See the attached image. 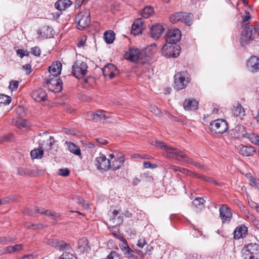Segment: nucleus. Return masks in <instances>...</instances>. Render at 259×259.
Segmentation results:
<instances>
[{
	"label": "nucleus",
	"mask_w": 259,
	"mask_h": 259,
	"mask_svg": "<svg viewBox=\"0 0 259 259\" xmlns=\"http://www.w3.org/2000/svg\"><path fill=\"white\" fill-rule=\"evenodd\" d=\"M155 145L164 150L163 155L167 158L191 164L198 168H203L202 165L200 163L194 161L182 151L178 148L166 145L162 142H156Z\"/></svg>",
	"instance_id": "nucleus-1"
},
{
	"label": "nucleus",
	"mask_w": 259,
	"mask_h": 259,
	"mask_svg": "<svg viewBox=\"0 0 259 259\" xmlns=\"http://www.w3.org/2000/svg\"><path fill=\"white\" fill-rule=\"evenodd\" d=\"M146 57L144 51L133 48H130L125 54V59L133 62H139L144 63L145 61L143 60Z\"/></svg>",
	"instance_id": "nucleus-2"
},
{
	"label": "nucleus",
	"mask_w": 259,
	"mask_h": 259,
	"mask_svg": "<svg viewBox=\"0 0 259 259\" xmlns=\"http://www.w3.org/2000/svg\"><path fill=\"white\" fill-rule=\"evenodd\" d=\"M75 20L77 23L79 29H83L87 27L91 23L90 11L85 10L80 12L76 16Z\"/></svg>",
	"instance_id": "nucleus-3"
},
{
	"label": "nucleus",
	"mask_w": 259,
	"mask_h": 259,
	"mask_svg": "<svg viewBox=\"0 0 259 259\" xmlns=\"http://www.w3.org/2000/svg\"><path fill=\"white\" fill-rule=\"evenodd\" d=\"M161 52L163 55L167 58H176L180 54V47L177 44L166 42L163 45Z\"/></svg>",
	"instance_id": "nucleus-4"
},
{
	"label": "nucleus",
	"mask_w": 259,
	"mask_h": 259,
	"mask_svg": "<svg viewBox=\"0 0 259 259\" xmlns=\"http://www.w3.org/2000/svg\"><path fill=\"white\" fill-rule=\"evenodd\" d=\"M244 259H258L259 244L250 243L244 246Z\"/></svg>",
	"instance_id": "nucleus-5"
},
{
	"label": "nucleus",
	"mask_w": 259,
	"mask_h": 259,
	"mask_svg": "<svg viewBox=\"0 0 259 259\" xmlns=\"http://www.w3.org/2000/svg\"><path fill=\"white\" fill-rule=\"evenodd\" d=\"M73 75L77 78H80L84 76L87 72V64L81 60H77L72 66Z\"/></svg>",
	"instance_id": "nucleus-6"
},
{
	"label": "nucleus",
	"mask_w": 259,
	"mask_h": 259,
	"mask_svg": "<svg viewBox=\"0 0 259 259\" xmlns=\"http://www.w3.org/2000/svg\"><path fill=\"white\" fill-rule=\"evenodd\" d=\"M257 28L252 26H246L243 30L241 36V44L242 46H245L248 41L252 40L253 34L256 32Z\"/></svg>",
	"instance_id": "nucleus-7"
},
{
	"label": "nucleus",
	"mask_w": 259,
	"mask_h": 259,
	"mask_svg": "<svg viewBox=\"0 0 259 259\" xmlns=\"http://www.w3.org/2000/svg\"><path fill=\"white\" fill-rule=\"evenodd\" d=\"M209 128L211 131L215 133L222 134L226 132L228 128V126L225 120L218 119L211 122Z\"/></svg>",
	"instance_id": "nucleus-8"
},
{
	"label": "nucleus",
	"mask_w": 259,
	"mask_h": 259,
	"mask_svg": "<svg viewBox=\"0 0 259 259\" xmlns=\"http://www.w3.org/2000/svg\"><path fill=\"white\" fill-rule=\"evenodd\" d=\"M91 116V119L95 122H112L115 120L112 116L107 115V113L103 110H98L96 112H90L89 113Z\"/></svg>",
	"instance_id": "nucleus-9"
},
{
	"label": "nucleus",
	"mask_w": 259,
	"mask_h": 259,
	"mask_svg": "<svg viewBox=\"0 0 259 259\" xmlns=\"http://www.w3.org/2000/svg\"><path fill=\"white\" fill-rule=\"evenodd\" d=\"M189 82L188 74L185 72H181L175 75V88L179 90L185 88Z\"/></svg>",
	"instance_id": "nucleus-10"
},
{
	"label": "nucleus",
	"mask_w": 259,
	"mask_h": 259,
	"mask_svg": "<svg viewBox=\"0 0 259 259\" xmlns=\"http://www.w3.org/2000/svg\"><path fill=\"white\" fill-rule=\"evenodd\" d=\"M55 78V77L49 76L46 79V83L50 91L57 93L62 90L63 82L60 79Z\"/></svg>",
	"instance_id": "nucleus-11"
},
{
	"label": "nucleus",
	"mask_w": 259,
	"mask_h": 259,
	"mask_svg": "<svg viewBox=\"0 0 259 259\" xmlns=\"http://www.w3.org/2000/svg\"><path fill=\"white\" fill-rule=\"evenodd\" d=\"M40 139L39 140V145L41 147L44 146V149L50 151L54 144V138L47 133H43L39 135Z\"/></svg>",
	"instance_id": "nucleus-12"
},
{
	"label": "nucleus",
	"mask_w": 259,
	"mask_h": 259,
	"mask_svg": "<svg viewBox=\"0 0 259 259\" xmlns=\"http://www.w3.org/2000/svg\"><path fill=\"white\" fill-rule=\"evenodd\" d=\"M181 37L180 30L177 28L169 29L166 33V42L167 43L177 44Z\"/></svg>",
	"instance_id": "nucleus-13"
},
{
	"label": "nucleus",
	"mask_w": 259,
	"mask_h": 259,
	"mask_svg": "<svg viewBox=\"0 0 259 259\" xmlns=\"http://www.w3.org/2000/svg\"><path fill=\"white\" fill-rule=\"evenodd\" d=\"M96 165L98 169L107 170L111 166L110 159H107L103 154H100L99 157L96 159Z\"/></svg>",
	"instance_id": "nucleus-14"
},
{
	"label": "nucleus",
	"mask_w": 259,
	"mask_h": 259,
	"mask_svg": "<svg viewBox=\"0 0 259 259\" xmlns=\"http://www.w3.org/2000/svg\"><path fill=\"white\" fill-rule=\"evenodd\" d=\"M44 242L60 250L68 248V245L63 240H59L56 238L47 239Z\"/></svg>",
	"instance_id": "nucleus-15"
},
{
	"label": "nucleus",
	"mask_w": 259,
	"mask_h": 259,
	"mask_svg": "<svg viewBox=\"0 0 259 259\" xmlns=\"http://www.w3.org/2000/svg\"><path fill=\"white\" fill-rule=\"evenodd\" d=\"M31 96L34 100L38 102L45 101L48 99L46 92L41 88L34 90L32 92Z\"/></svg>",
	"instance_id": "nucleus-16"
},
{
	"label": "nucleus",
	"mask_w": 259,
	"mask_h": 259,
	"mask_svg": "<svg viewBox=\"0 0 259 259\" xmlns=\"http://www.w3.org/2000/svg\"><path fill=\"white\" fill-rule=\"evenodd\" d=\"M62 66L61 63L59 61L53 63L52 65L49 67V71L50 73L49 76L57 77L61 73Z\"/></svg>",
	"instance_id": "nucleus-17"
},
{
	"label": "nucleus",
	"mask_w": 259,
	"mask_h": 259,
	"mask_svg": "<svg viewBox=\"0 0 259 259\" xmlns=\"http://www.w3.org/2000/svg\"><path fill=\"white\" fill-rule=\"evenodd\" d=\"M144 28L143 20L139 18L135 20L132 25L131 33L135 35H138L142 32Z\"/></svg>",
	"instance_id": "nucleus-18"
},
{
	"label": "nucleus",
	"mask_w": 259,
	"mask_h": 259,
	"mask_svg": "<svg viewBox=\"0 0 259 259\" xmlns=\"http://www.w3.org/2000/svg\"><path fill=\"white\" fill-rule=\"evenodd\" d=\"M219 211L223 223L230 221L232 217V213L228 207L223 205L220 208Z\"/></svg>",
	"instance_id": "nucleus-19"
},
{
	"label": "nucleus",
	"mask_w": 259,
	"mask_h": 259,
	"mask_svg": "<svg viewBox=\"0 0 259 259\" xmlns=\"http://www.w3.org/2000/svg\"><path fill=\"white\" fill-rule=\"evenodd\" d=\"M247 66L252 72L259 71V58L256 56H252L247 61Z\"/></svg>",
	"instance_id": "nucleus-20"
},
{
	"label": "nucleus",
	"mask_w": 259,
	"mask_h": 259,
	"mask_svg": "<svg viewBox=\"0 0 259 259\" xmlns=\"http://www.w3.org/2000/svg\"><path fill=\"white\" fill-rule=\"evenodd\" d=\"M124 161V155L121 153H116V158L111 162L110 168L113 170H116L119 168Z\"/></svg>",
	"instance_id": "nucleus-21"
},
{
	"label": "nucleus",
	"mask_w": 259,
	"mask_h": 259,
	"mask_svg": "<svg viewBox=\"0 0 259 259\" xmlns=\"http://www.w3.org/2000/svg\"><path fill=\"white\" fill-rule=\"evenodd\" d=\"M237 150L240 154L244 156H250L254 154L255 150L252 146H246L240 144L237 146Z\"/></svg>",
	"instance_id": "nucleus-22"
},
{
	"label": "nucleus",
	"mask_w": 259,
	"mask_h": 259,
	"mask_svg": "<svg viewBox=\"0 0 259 259\" xmlns=\"http://www.w3.org/2000/svg\"><path fill=\"white\" fill-rule=\"evenodd\" d=\"M164 30V28L160 24L153 25L150 29V35L153 38L158 39L163 32Z\"/></svg>",
	"instance_id": "nucleus-23"
},
{
	"label": "nucleus",
	"mask_w": 259,
	"mask_h": 259,
	"mask_svg": "<svg viewBox=\"0 0 259 259\" xmlns=\"http://www.w3.org/2000/svg\"><path fill=\"white\" fill-rule=\"evenodd\" d=\"M232 113L235 116L238 117L240 119L245 115V110L243 106L239 103L235 104L232 109Z\"/></svg>",
	"instance_id": "nucleus-24"
},
{
	"label": "nucleus",
	"mask_w": 259,
	"mask_h": 259,
	"mask_svg": "<svg viewBox=\"0 0 259 259\" xmlns=\"http://www.w3.org/2000/svg\"><path fill=\"white\" fill-rule=\"evenodd\" d=\"M232 134L236 138H241L245 137L247 132L243 125H237L232 130Z\"/></svg>",
	"instance_id": "nucleus-25"
},
{
	"label": "nucleus",
	"mask_w": 259,
	"mask_h": 259,
	"mask_svg": "<svg viewBox=\"0 0 259 259\" xmlns=\"http://www.w3.org/2000/svg\"><path fill=\"white\" fill-rule=\"evenodd\" d=\"M78 249L80 252H89L91 248L88 244V240L86 238H82L78 241Z\"/></svg>",
	"instance_id": "nucleus-26"
},
{
	"label": "nucleus",
	"mask_w": 259,
	"mask_h": 259,
	"mask_svg": "<svg viewBox=\"0 0 259 259\" xmlns=\"http://www.w3.org/2000/svg\"><path fill=\"white\" fill-rule=\"evenodd\" d=\"M198 102L194 99H190L186 100L183 104L184 109L186 110H194L197 109Z\"/></svg>",
	"instance_id": "nucleus-27"
},
{
	"label": "nucleus",
	"mask_w": 259,
	"mask_h": 259,
	"mask_svg": "<svg viewBox=\"0 0 259 259\" xmlns=\"http://www.w3.org/2000/svg\"><path fill=\"white\" fill-rule=\"evenodd\" d=\"M247 233V228L245 226H241L236 228L234 231V237L235 239H239L243 237Z\"/></svg>",
	"instance_id": "nucleus-28"
},
{
	"label": "nucleus",
	"mask_w": 259,
	"mask_h": 259,
	"mask_svg": "<svg viewBox=\"0 0 259 259\" xmlns=\"http://www.w3.org/2000/svg\"><path fill=\"white\" fill-rule=\"evenodd\" d=\"M72 5L70 0H59L55 4V8L60 11L65 10Z\"/></svg>",
	"instance_id": "nucleus-29"
},
{
	"label": "nucleus",
	"mask_w": 259,
	"mask_h": 259,
	"mask_svg": "<svg viewBox=\"0 0 259 259\" xmlns=\"http://www.w3.org/2000/svg\"><path fill=\"white\" fill-rule=\"evenodd\" d=\"M65 144L67 145L68 149L70 152L77 156L81 155V151L79 147L74 143L66 141Z\"/></svg>",
	"instance_id": "nucleus-30"
},
{
	"label": "nucleus",
	"mask_w": 259,
	"mask_h": 259,
	"mask_svg": "<svg viewBox=\"0 0 259 259\" xmlns=\"http://www.w3.org/2000/svg\"><path fill=\"white\" fill-rule=\"evenodd\" d=\"M204 199L202 197L195 198L192 202V206L196 209V211L202 210L204 207Z\"/></svg>",
	"instance_id": "nucleus-31"
},
{
	"label": "nucleus",
	"mask_w": 259,
	"mask_h": 259,
	"mask_svg": "<svg viewBox=\"0 0 259 259\" xmlns=\"http://www.w3.org/2000/svg\"><path fill=\"white\" fill-rule=\"evenodd\" d=\"M111 221H112L113 223L115 225H118L122 223L123 221L122 218L120 217V214L119 211L114 210L111 215Z\"/></svg>",
	"instance_id": "nucleus-32"
},
{
	"label": "nucleus",
	"mask_w": 259,
	"mask_h": 259,
	"mask_svg": "<svg viewBox=\"0 0 259 259\" xmlns=\"http://www.w3.org/2000/svg\"><path fill=\"white\" fill-rule=\"evenodd\" d=\"M115 33L112 30H109L104 33V38L107 44H112L114 39Z\"/></svg>",
	"instance_id": "nucleus-33"
},
{
	"label": "nucleus",
	"mask_w": 259,
	"mask_h": 259,
	"mask_svg": "<svg viewBox=\"0 0 259 259\" xmlns=\"http://www.w3.org/2000/svg\"><path fill=\"white\" fill-rule=\"evenodd\" d=\"M44 150L42 147L39 149H35L32 150L30 153V155L33 159H40L43 155Z\"/></svg>",
	"instance_id": "nucleus-34"
},
{
	"label": "nucleus",
	"mask_w": 259,
	"mask_h": 259,
	"mask_svg": "<svg viewBox=\"0 0 259 259\" xmlns=\"http://www.w3.org/2000/svg\"><path fill=\"white\" fill-rule=\"evenodd\" d=\"M154 12L153 9L151 6H146L142 10L141 15L144 18L150 17Z\"/></svg>",
	"instance_id": "nucleus-35"
},
{
	"label": "nucleus",
	"mask_w": 259,
	"mask_h": 259,
	"mask_svg": "<svg viewBox=\"0 0 259 259\" xmlns=\"http://www.w3.org/2000/svg\"><path fill=\"white\" fill-rule=\"evenodd\" d=\"M22 245L21 244H16L14 246H8L5 248L6 252L12 253L16 251H20L22 249Z\"/></svg>",
	"instance_id": "nucleus-36"
},
{
	"label": "nucleus",
	"mask_w": 259,
	"mask_h": 259,
	"mask_svg": "<svg viewBox=\"0 0 259 259\" xmlns=\"http://www.w3.org/2000/svg\"><path fill=\"white\" fill-rule=\"evenodd\" d=\"M183 19H182V22L185 23L188 26L191 25L193 17V14L183 12Z\"/></svg>",
	"instance_id": "nucleus-37"
},
{
	"label": "nucleus",
	"mask_w": 259,
	"mask_h": 259,
	"mask_svg": "<svg viewBox=\"0 0 259 259\" xmlns=\"http://www.w3.org/2000/svg\"><path fill=\"white\" fill-rule=\"evenodd\" d=\"M183 17V12L176 13L170 16L169 20L172 23H176L180 21H182Z\"/></svg>",
	"instance_id": "nucleus-38"
},
{
	"label": "nucleus",
	"mask_w": 259,
	"mask_h": 259,
	"mask_svg": "<svg viewBox=\"0 0 259 259\" xmlns=\"http://www.w3.org/2000/svg\"><path fill=\"white\" fill-rule=\"evenodd\" d=\"M11 101L10 97L4 94H0V106L2 105H8Z\"/></svg>",
	"instance_id": "nucleus-39"
},
{
	"label": "nucleus",
	"mask_w": 259,
	"mask_h": 259,
	"mask_svg": "<svg viewBox=\"0 0 259 259\" xmlns=\"http://www.w3.org/2000/svg\"><path fill=\"white\" fill-rule=\"evenodd\" d=\"M44 214L51 217L53 219L56 220V219L59 218L61 216V214L59 213L56 212L55 211H53L51 210H46L44 211Z\"/></svg>",
	"instance_id": "nucleus-40"
},
{
	"label": "nucleus",
	"mask_w": 259,
	"mask_h": 259,
	"mask_svg": "<svg viewBox=\"0 0 259 259\" xmlns=\"http://www.w3.org/2000/svg\"><path fill=\"white\" fill-rule=\"evenodd\" d=\"M25 227L27 229L36 230L43 228L44 225L42 224H27Z\"/></svg>",
	"instance_id": "nucleus-41"
},
{
	"label": "nucleus",
	"mask_w": 259,
	"mask_h": 259,
	"mask_svg": "<svg viewBox=\"0 0 259 259\" xmlns=\"http://www.w3.org/2000/svg\"><path fill=\"white\" fill-rule=\"evenodd\" d=\"M17 174L20 176H28L31 175V170L25 168H18L17 169Z\"/></svg>",
	"instance_id": "nucleus-42"
},
{
	"label": "nucleus",
	"mask_w": 259,
	"mask_h": 259,
	"mask_svg": "<svg viewBox=\"0 0 259 259\" xmlns=\"http://www.w3.org/2000/svg\"><path fill=\"white\" fill-rule=\"evenodd\" d=\"M180 172H181L182 173L184 174L185 175H188V176H194L196 177H198L200 178L203 179V176L200 177L198 175H197L196 174H194L192 171H191L187 169H186L185 168L181 167Z\"/></svg>",
	"instance_id": "nucleus-43"
},
{
	"label": "nucleus",
	"mask_w": 259,
	"mask_h": 259,
	"mask_svg": "<svg viewBox=\"0 0 259 259\" xmlns=\"http://www.w3.org/2000/svg\"><path fill=\"white\" fill-rule=\"evenodd\" d=\"M27 123L26 120L19 119L16 121L15 124L18 128L21 129L27 126Z\"/></svg>",
	"instance_id": "nucleus-44"
},
{
	"label": "nucleus",
	"mask_w": 259,
	"mask_h": 259,
	"mask_svg": "<svg viewBox=\"0 0 259 259\" xmlns=\"http://www.w3.org/2000/svg\"><path fill=\"white\" fill-rule=\"evenodd\" d=\"M59 259H76V258L73 254L65 252L62 254Z\"/></svg>",
	"instance_id": "nucleus-45"
},
{
	"label": "nucleus",
	"mask_w": 259,
	"mask_h": 259,
	"mask_svg": "<svg viewBox=\"0 0 259 259\" xmlns=\"http://www.w3.org/2000/svg\"><path fill=\"white\" fill-rule=\"evenodd\" d=\"M15 200L14 196L7 197L0 199L1 204H5L10 203L11 201H13Z\"/></svg>",
	"instance_id": "nucleus-46"
},
{
	"label": "nucleus",
	"mask_w": 259,
	"mask_h": 259,
	"mask_svg": "<svg viewBox=\"0 0 259 259\" xmlns=\"http://www.w3.org/2000/svg\"><path fill=\"white\" fill-rule=\"evenodd\" d=\"M150 110L151 112L153 113L156 115L160 116L161 115L160 110L154 105H150Z\"/></svg>",
	"instance_id": "nucleus-47"
},
{
	"label": "nucleus",
	"mask_w": 259,
	"mask_h": 259,
	"mask_svg": "<svg viewBox=\"0 0 259 259\" xmlns=\"http://www.w3.org/2000/svg\"><path fill=\"white\" fill-rule=\"evenodd\" d=\"M19 83V82L18 81H17V80H12V81H11L10 82V84H9V88L11 91H14L16 89H17V88L18 87Z\"/></svg>",
	"instance_id": "nucleus-48"
},
{
	"label": "nucleus",
	"mask_w": 259,
	"mask_h": 259,
	"mask_svg": "<svg viewBox=\"0 0 259 259\" xmlns=\"http://www.w3.org/2000/svg\"><path fill=\"white\" fill-rule=\"evenodd\" d=\"M69 173H70V171L67 168L59 169V170H58V174L60 176L66 177L69 175Z\"/></svg>",
	"instance_id": "nucleus-49"
},
{
	"label": "nucleus",
	"mask_w": 259,
	"mask_h": 259,
	"mask_svg": "<svg viewBox=\"0 0 259 259\" xmlns=\"http://www.w3.org/2000/svg\"><path fill=\"white\" fill-rule=\"evenodd\" d=\"M15 238H11V237H6L0 238V243L6 244L9 242H11L15 240Z\"/></svg>",
	"instance_id": "nucleus-50"
},
{
	"label": "nucleus",
	"mask_w": 259,
	"mask_h": 259,
	"mask_svg": "<svg viewBox=\"0 0 259 259\" xmlns=\"http://www.w3.org/2000/svg\"><path fill=\"white\" fill-rule=\"evenodd\" d=\"M40 49L38 47H34L31 49V53L35 56H39L40 55Z\"/></svg>",
	"instance_id": "nucleus-51"
},
{
	"label": "nucleus",
	"mask_w": 259,
	"mask_h": 259,
	"mask_svg": "<svg viewBox=\"0 0 259 259\" xmlns=\"http://www.w3.org/2000/svg\"><path fill=\"white\" fill-rule=\"evenodd\" d=\"M106 259H120V257L117 252L112 251Z\"/></svg>",
	"instance_id": "nucleus-52"
},
{
	"label": "nucleus",
	"mask_w": 259,
	"mask_h": 259,
	"mask_svg": "<svg viewBox=\"0 0 259 259\" xmlns=\"http://www.w3.org/2000/svg\"><path fill=\"white\" fill-rule=\"evenodd\" d=\"M245 16L244 17H243V24L244 25H246L247 24H248L250 22V13L247 12H246L245 13Z\"/></svg>",
	"instance_id": "nucleus-53"
},
{
	"label": "nucleus",
	"mask_w": 259,
	"mask_h": 259,
	"mask_svg": "<svg viewBox=\"0 0 259 259\" xmlns=\"http://www.w3.org/2000/svg\"><path fill=\"white\" fill-rule=\"evenodd\" d=\"M35 208L32 209H29V208H25L24 211L23 213L24 214L29 215V216H34L35 214Z\"/></svg>",
	"instance_id": "nucleus-54"
},
{
	"label": "nucleus",
	"mask_w": 259,
	"mask_h": 259,
	"mask_svg": "<svg viewBox=\"0 0 259 259\" xmlns=\"http://www.w3.org/2000/svg\"><path fill=\"white\" fill-rule=\"evenodd\" d=\"M77 203L80 204L82 207L85 208H88L89 206L88 204H85V201L81 197H78L76 198Z\"/></svg>",
	"instance_id": "nucleus-55"
},
{
	"label": "nucleus",
	"mask_w": 259,
	"mask_h": 259,
	"mask_svg": "<svg viewBox=\"0 0 259 259\" xmlns=\"http://www.w3.org/2000/svg\"><path fill=\"white\" fill-rule=\"evenodd\" d=\"M146 244V243L145 238L142 237L138 240L137 245L139 247L143 248Z\"/></svg>",
	"instance_id": "nucleus-56"
},
{
	"label": "nucleus",
	"mask_w": 259,
	"mask_h": 259,
	"mask_svg": "<svg viewBox=\"0 0 259 259\" xmlns=\"http://www.w3.org/2000/svg\"><path fill=\"white\" fill-rule=\"evenodd\" d=\"M13 137L12 134H9L8 135H4L3 137L1 138V142H8L11 140Z\"/></svg>",
	"instance_id": "nucleus-57"
},
{
	"label": "nucleus",
	"mask_w": 259,
	"mask_h": 259,
	"mask_svg": "<svg viewBox=\"0 0 259 259\" xmlns=\"http://www.w3.org/2000/svg\"><path fill=\"white\" fill-rule=\"evenodd\" d=\"M126 245L127 246V247H124V248H125V253L127 254L128 255H129L131 256H134V254H135V251L133 250H132V249H131L127 246V244Z\"/></svg>",
	"instance_id": "nucleus-58"
},
{
	"label": "nucleus",
	"mask_w": 259,
	"mask_h": 259,
	"mask_svg": "<svg viewBox=\"0 0 259 259\" xmlns=\"http://www.w3.org/2000/svg\"><path fill=\"white\" fill-rule=\"evenodd\" d=\"M96 140L97 142L100 145H105L107 143H108V142L106 140L104 139V138H97L96 139Z\"/></svg>",
	"instance_id": "nucleus-59"
},
{
	"label": "nucleus",
	"mask_w": 259,
	"mask_h": 259,
	"mask_svg": "<svg viewBox=\"0 0 259 259\" xmlns=\"http://www.w3.org/2000/svg\"><path fill=\"white\" fill-rule=\"evenodd\" d=\"M113 236L115 238H118L120 241H121L122 242H123V243H125V245H127V243H126V240L124 239V237H122V236H119L118 235L115 234V233H112Z\"/></svg>",
	"instance_id": "nucleus-60"
},
{
	"label": "nucleus",
	"mask_w": 259,
	"mask_h": 259,
	"mask_svg": "<svg viewBox=\"0 0 259 259\" xmlns=\"http://www.w3.org/2000/svg\"><path fill=\"white\" fill-rule=\"evenodd\" d=\"M17 54L20 58H22L25 56V51L22 49H18L17 51Z\"/></svg>",
	"instance_id": "nucleus-61"
},
{
	"label": "nucleus",
	"mask_w": 259,
	"mask_h": 259,
	"mask_svg": "<svg viewBox=\"0 0 259 259\" xmlns=\"http://www.w3.org/2000/svg\"><path fill=\"white\" fill-rule=\"evenodd\" d=\"M166 115L167 116L168 118L171 119L172 121H178L177 117L173 116L172 115L170 114L168 112L165 113Z\"/></svg>",
	"instance_id": "nucleus-62"
},
{
	"label": "nucleus",
	"mask_w": 259,
	"mask_h": 259,
	"mask_svg": "<svg viewBox=\"0 0 259 259\" xmlns=\"http://www.w3.org/2000/svg\"><path fill=\"white\" fill-rule=\"evenodd\" d=\"M169 168L170 169H172L174 171L176 172V171H180L181 167L171 165L169 166Z\"/></svg>",
	"instance_id": "nucleus-63"
},
{
	"label": "nucleus",
	"mask_w": 259,
	"mask_h": 259,
	"mask_svg": "<svg viewBox=\"0 0 259 259\" xmlns=\"http://www.w3.org/2000/svg\"><path fill=\"white\" fill-rule=\"evenodd\" d=\"M19 259H33V256L32 254H27L23 257H20Z\"/></svg>",
	"instance_id": "nucleus-64"
}]
</instances>
